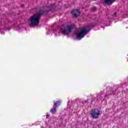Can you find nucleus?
Masks as SVG:
<instances>
[{
    "label": "nucleus",
    "instance_id": "1",
    "mask_svg": "<svg viewBox=\"0 0 128 128\" xmlns=\"http://www.w3.org/2000/svg\"><path fill=\"white\" fill-rule=\"evenodd\" d=\"M44 12L41 10L31 16L28 20V23L30 26H32V28L38 26L40 24V16H42V14H44Z\"/></svg>",
    "mask_w": 128,
    "mask_h": 128
},
{
    "label": "nucleus",
    "instance_id": "2",
    "mask_svg": "<svg viewBox=\"0 0 128 128\" xmlns=\"http://www.w3.org/2000/svg\"><path fill=\"white\" fill-rule=\"evenodd\" d=\"M89 32L90 30H88V27H82L80 28L78 30H76L74 34H76L77 40H80Z\"/></svg>",
    "mask_w": 128,
    "mask_h": 128
},
{
    "label": "nucleus",
    "instance_id": "3",
    "mask_svg": "<svg viewBox=\"0 0 128 128\" xmlns=\"http://www.w3.org/2000/svg\"><path fill=\"white\" fill-rule=\"evenodd\" d=\"M74 30V26L70 25H62L60 27V32L64 36L70 34L72 31Z\"/></svg>",
    "mask_w": 128,
    "mask_h": 128
},
{
    "label": "nucleus",
    "instance_id": "4",
    "mask_svg": "<svg viewBox=\"0 0 128 128\" xmlns=\"http://www.w3.org/2000/svg\"><path fill=\"white\" fill-rule=\"evenodd\" d=\"M100 110H98V109H94L92 110L91 114L93 118H98V116H100Z\"/></svg>",
    "mask_w": 128,
    "mask_h": 128
},
{
    "label": "nucleus",
    "instance_id": "5",
    "mask_svg": "<svg viewBox=\"0 0 128 128\" xmlns=\"http://www.w3.org/2000/svg\"><path fill=\"white\" fill-rule=\"evenodd\" d=\"M60 104V101L58 100L56 101V102H54V104L53 106V108L51 109L50 112H52V114H54L55 112H56V107L58 106Z\"/></svg>",
    "mask_w": 128,
    "mask_h": 128
},
{
    "label": "nucleus",
    "instance_id": "6",
    "mask_svg": "<svg viewBox=\"0 0 128 128\" xmlns=\"http://www.w3.org/2000/svg\"><path fill=\"white\" fill-rule=\"evenodd\" d=\"M73 16L74 18H78L80 14V12L78 9L73 10L72 12Z\"/></svg>",
    "mask_w": 128,
    "mask_h": 128
},
{
    "label": "nucleus",
    "instance_id": "7",
    "mask_svg": "<svg viewBox=\"0 0 128 128\" xmlns=\"http://www.w3.org/2000/svg\"><path fill=\"white\" fill-rule=\"evenodd\" d=\"M115 0H105L104 2L106 4H112L114 2V1Z\"/></svg>",
    "mask_w": 128,
    "mask_h": 128
},
{
    "label": "nucleus",
    "instance_id": "8",
    "mask_svg": "<svg viewBox=\"0 0 128 128\" xmlns=\"http://www.w3.org/2000/svg\"><path fill=\"white\" fill-rule=\"evenodd\" d=\"M54 8V4H52V5H50V10H52V8Z\"/></svg>",
    "mask_w": 128,
    "mask_h": 128
},
{
    "label": "nucleus",
    "instance_id": "9",
    "mask_svg": "<svg viewBox=\"0 0 128 128\" xmlns=\"http://www.w3.org/2000/svg\"><path fill=\"white\" fill-rule=\"evenodd\" d=\"M54 34L56 36H60V32H58L57 31H56L54 32Z\"/></svg>",
    "mask_w": 128,
    "mask_h": 128
},
{
    "label": "nucleus",
    "instance_id": "10",
    "mask_svg": "<svg viewBox=\"0 0 128 128\" xmlns=\"http://www.w3.org/2000/svg\"><path fill=\"white\" fill-rule=\"evenodd\" d=\"M102 92H100V94H98V96H102Z\"/></svg>",
    "mask_w": 128,
    "mask_h": 128
},
{
    "label": "nucleus",
    "instance_id": "11",
    "mask_svg": "<svg viewBox=\"0 0 128 128\" xmlns=\"http://www.w3.org/2000/svg\"><path fill=\"white\" fill-rule=\"evenodd\" d=\"M116 16V12H115V13L113 14V16Z\"/></svg>",
    "mask_w": 128,
    "mask_h": 128
},
{
    "label": "nucleus",
    "instance_id": "12",
    "mask_svg": "<svg viewBox=\"0 0 128 128\" xmlns=\"http://www.w3.org/2000/svg\"><path fill=\"white\" fill-rule=\"evenodd\" d=\"M50 30H48V34H50Z\"/></svg>",
    "mask_w": 128,
    "mask_h": 128
},
{
    "label": "nucleus",
    "instance_id": "13",
    "mask_svg": "<svg viewBox=\"0 0 128 128\" xmlns=\"http://www.w3.org/2000/svg\"><path fill=\"white\" fill-rule=\"evenodd\" d=\"M70 101H68V104H70Z\"/></svg>",
    "mask_w": 128,
    "mask_h": 128
},
{
    "label": "nucleus",
    "instance_id": "14",
    "mask_svg": "<svg viewBox=\"0 0 128 128\" xmlns=\"http://www.w3.org/2000/svg\"><path fill=\"white\" fill-rule=\"evenodd\" d=\"M96 8L94 7V10H96Z\"/></svg>",
    "mask_w": 128,
    "mask_h": 128
},
{
    "label": "nucleus",
    "instance_id": "15",
    "mask_svg": "<svg viewBox=\"0 0 128 128\" xmlns=\"http://www.w3.org/2000/svg\"><path fill=\"white\" fill-rule=\"evenodd\" d=\"M108 96L107 95H105V98H106Z\"/></svg>",
    "mask_w": 128,
    "mask_h": 128
},
{
    "label": "nucleus",
    "instance_id": "16",
    "mask_svg": "<svg viewBox=\"0 0 128 128\" xmlns=\"http://www.w3.org/2000/svg\"><path fill=\"white\" fill-rule=\"evenodd\" d=\"M2 34H4V32H3L2 33Z\"/></svg>",
    "mask_w": 128,
    "mask_h": 128
},
{
    "label": "nucleus",
    "instance_id": "17",
    "mask_svg": "<svg viewBox=\"0 0 128 128\" xmlns=\"http://www.w3.org/2000/svg\"><path fill=\"white\" fill-rule=\"evenodd\" d=\"M48 116L47 115L46 118H48Z\"/></svg>",
    "mask_w": 128,
    "mask_h": 128
},
{
    "label": "nucleus",
    "instance_id": "18",
    "mask_svg": "<svg viewBox=\"0 0 128 128\" xmlns=\"http://www.w3.org/2000/svg\"><path fill=\"white\" fill-rule=\"evenodd\" d=\"M22 6H24V5H22Z\"/></svg>",
    "mask_w": 128,
    "mask_h": 128
}]
</instances>
